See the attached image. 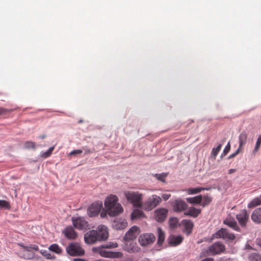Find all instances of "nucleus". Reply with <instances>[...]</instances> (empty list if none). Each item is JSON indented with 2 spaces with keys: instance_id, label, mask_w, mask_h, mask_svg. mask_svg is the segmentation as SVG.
I'll use <instances>...</instances> for the list:
<instances>
[{
  "instance_id": "f257e3e1",
  "label": "nucleus",
  "mask_w": 261,
  "mask_h": 261,
  "mask_svg": "<svg viewBox=\"0 0 261 261\" xmlns=\"http://www.w3.org/2000/svg\"><path fill=\"white\" fill-rule=\"evenodd\" d=\"M118 200L117 196L115 195H110L106 198L105 205L110 216H116L123 212V208Z\"/></svg>"
},
{
  "instance_id": "f03ea898",
  "label": "nucleus",
  "mask_w": 261,
  "mask_h": 261,
  "mask_svg": "<svg viewBox=\"0 0 261 261\" xmlns=\"http://www.w3.org/2000/svg\"><path fill=\"white\" fill-rule=\"evenodd\" d=\"M118 246L116 243L109 242L99 247L94 248L100 256L104 257L116 258L118 257L119 252L107 251V248H115Z\"/></svg>"
},
{
  "instance_id": "7ed1b4c3",
  "label": "nucleus",
  "mask_w": 261,
  "mask_h": 261,
  "mask_svg": "<svg viewBox=\"0 0 261 261\" xmlns=\"http://www.w3.org/2000/svg\"><path fill=\"white\" fill-rule=\"evenodd\" d=\"M124 194L127 201L132 203L134 206L140 207L142 205V194L138 192L125 191Z\"/></svg>"
},
{
  "instance_id": "20e7f679",
  "label": "nucleus",
  "mask_w": 261,
  "mask_h": 261,
  "mask_svg": "<svg viewBox=\"0 0 261 261\" xmlns=\"http://www.w3.org/2000/svg\"><path fill=\"white\" fill-rule=\"evenodd\" d=\"M162 202L161 198L156 195L149 197L143 204V208L146 211H150Z\"/></svg>"
},
{
  "instance_id": "39448f33",
  "label": "nucleus",
  "mask_w": 261,
  "mask_h": 261,
  "mask_svg": "<svg viewBox=\"0 0 261 261\" xmlns=\"http://www.w3.org/2000/svg\"><path fill=\"white\" fill-rule=\"evenodd\" d=\"M67 253L72 256H82L85 254V251L80 244L77 243H72L66 247Z\"/></svg>"
},
{
  "instance_id": "423d86ee",
  "label": "nucleus",
  "mask_w": 261,
  "mask_h": 261,
  "mask_svg": "<svg viewBox=\"0 0 261 261\" xmlns=\"http://www.w3.org/2000/svg\"><path fill=\"white\" fill-rule=\"evenodd\" d=\"M213 237L215 239H223L226 241H233L236 239L233 233H230L227 229L223 228L213 234Z\"/></svg>"
},
{
  "instance_id": "0eeeda50",
  "label": "nucleus",
  "mask_w": 261,
  "mask_h": 261,
  "mask_svg": "<svg viewBox=\"0 0 261 261\" xmlns=\"http://www.w3.org/2000/svg\"><path fill=\"white\" fill-rule=\"evenodd\" d=\"M225 247L223 244L217 242L211 245L206 250V252L209 255H217L224 252Z\"/></svg>"
},
{
  "instance_id": "6e6552de",
  "label": "nucleus",
  "mask_w": 261,
  "mask_h": 261,
  "mask_svg": "<svg viewBox=\"0 0 261 261\" xmlns=\"http://www.w3.org/2000/svg\"><path fill=\"white\" fill-rule=\"evenodd\" d=\"M103 237L100 238L97 236L96 231L92 230L88 231L84 236L85 241L87 244H93L97 241H101V238Z\"/></svg>"
},
{
  "instance_id": "1a4fd4ad",
  "label": "nucleus",
  "mask_w": 261,
  "mask_h": 261,
  "mask_svg": "<svg viewBox=\"0 0 261 261\" xmlns=\"http://www.w3.org/2000/svg\"><path fill=\"white\" fill-rule=\"evenodd\" d=\"M102 207L101 201H97L92 203L88 209V213L90 217L96 216L99 213Z\"/></svg>"
},
{
  "instance_id": "9d476101",
  "label": "nucleus",
  "mask_w": 261,
  "mask_h": 261,
  "mask_svg": "<svg viewBox=\"0 0 261 261\" xmlns=\"http://www.w3.org/2000/svg\"><path fill=\"white\" fill-rule=\"evenodd\" d=\"M155 240L154 236L151 233L141 234L139 241L141 246H146L153 243Z\"/></svg>"
},
{
  "instance_id": "9b49d317",
  "label": "nucleus",
  "mask_w": 261,
  "mask_h": 261,
  "mask_svg": "<svg viewBox=\"0 0 261 261\" xmlns=\"http://www.w3.org/2000/svg\"><path fill=\"white\" fill-rule=\"evenodd\" d=\"M72 224L74 227L79 229H84L88 227L87 221L83 217L72 218Z\"/></svg>"
},
{
  "instance_id": "f8f14e48",
  "label": "nucleus",
  "mask_w": 261,
  "mask_h": 261,
  "mask_svg": "<svg viewBox=\"0 0 261 261\" xmlns=\"http://www.w3.org/2000/svg\"><path fill=\"white\" fill-rule=\"evenodd\" d=\"M249 215L246 210H243L236 215V218L242 227H245L249 220Z\"/></svg>"
},
{
  "instance_id": "ddd939ff",
  "label": "nucleus",
  "mask_w": 261,
  "mask_h": 261,
  "mask_svg": "<svg viewBox=\"0 0 261 261\" xmlns=\"http://www.w3.org/2000/svg\"><path fill=\"white\" fill-rule=\"evenodd\" d=\"M168 211L165 208H160L154 212L155 220L159 222H162L166 219Z\"/></svg>"
},
{
  "instance_id": "4468645a",
  "label": "nucleus",
  "mask_w": 261,
  "mask_h": 261,
  "mask_svg": "<svg viewBox=\"0 0 261 261\" xmlns=\"http://www.w3.org/2000/svg\"><path fill=\"white\" fill-rule=\"evenodd\" d=\"M97 232V236L100 238L103 237L101 238L102 241L106 240L109 237V232L108 227L104 225H99L97 229L95 230Z\"/></svg>"
},
{
  "instance_id": "2eb2a0df",
  "label": "nucleus",
  "mask_w": 261,
  "mask_h": 261,
  "mask_svg": "<svg viewBox=\"0 0 261 261\" xmlns=\"http://www.w3.org/2000/svg\"><path fill=\"white\" fill-rule=\"evenodd\" d=\"M65 237L69 240L75 239L77 237V233L72 228V226H69L66 227L63 231Z\"/></svg>"
},
{
  "instance_id": "dca6fc26",
  "label": "nucleus",
  "mask_w": 261,
  "mask_h": 261,
  "mask_svg": "<svg viewBox=\"0 0 261 261\" xmlns=\"http://www.w3.org/2000/svg\"><path fill=\"white\" fill-rule=\"evenodd\" d=\"M187 203L180 200H176L173 204V210L177 212H180L185 210L187 207Z\"/></svg>"
},
{
  "instance_id": "f3484780",
  "label": "nucleus",
  "mask_w": 261,
  "mask_h": 261,
  "mask_svg": "<svg viewBox=\"0 0 261 261\" xmlns=\"http://www.w3.org/2000/svg\"><path fill=\"white\" fill-rule=\"evenodd\" d=\"M251 219L255 223H261V207L253 211L251 215Z\"/></svg>"
},
{
  "instance_id": "a211bd4d",
  "label": "nucleus",
  "mask_w": 261,
  "mask_h": 261,
  "mask_svg": "<svg viewBox=\"0 0 261 261\" xmlns=\"http://www.w3.org/2000/svg\"><path fill=\"white\" fill-rule=\"evenodd\" d=\"M183 239L181 236H172L169 239V243L172 246H177L182 242Z\"/></svg>"
},
{
  "instance_id": "6ab92c4d",
  "label": "nucleus",
  "mask_w": 261,
  "mask_h": 261,
  "mask_svg": "<svg viewBox=\"0 0 261 261\" xmlns=\"http://www.w3.org/2000/svg\"><path fill=\"white\" fill-rule=\"evenodd\" d=\"M223 223L234 230L237 231H240V228L238 226L237 222L233 219H227L224 220Z\"/></svg>"
},
{
  "instance_id": "aec40b11",
  "label": "nucleus",
  "mask_w": 261,
  "mask_h": 261,
  "mask_svg": "<svg viewBox=\"0 0 261 261\" xmlns=\"http://www.w3.org/2000/svg\"><path fill=\"white\" fill-rule=\"evenodd\" d=\"M126 250L129 252H137L139 251V248L137 245L136 243L132 241H128L126 243Z\"/></svg>"
},
{
  "instance_id": "412c9836",
  "label": "nucleus",
  "mask_w": 261,
  "mask_h": 261,
  "mask_svg": "<svg viewBox=\"0 0 261 261\" xmlns=\"http://www.w3.org/2000/svg\"><path fill=\"white\" fill-rule=\"evenodd\" d=\"M248 135L245 131L242 132L239 136V147L243 149V146L245 145L247 142Z\"/></svg>"
},
{
  "instance_id": "4be33fe9",
  "label": "nucleus",
  "mask_w": 261,
  "mask_h": 261,
  "mask_svg": "<svg viewBox=\"0 0 261 261\" xmlns=\"http://www.w3.org/2000/svg\"><path fill=\"white\" fill-rule=\"evenodd\" d=\"M182 224L184 226L187 234L191 233L194 226L192 221L189 220H183Z\"/></svg>"
},
{
  "instance_id": "5701e85b",
  "label": "nucleus",
  "mask_w": 261,
  "mask_h": 261,
  "mask_svg": "<svg viewBox=\"0 0 261 261\" xmlns=\"http://www.w3.org/2000/svg\"><path fill=\"white\" fill-rule=\"evenodd\" d=\"M200 213L201 210L196 208L194 207H191L187 212L184 213V215L196 218L200 214Z\"/></svg>"
},
{
  "instance_id": "b1692460",
  "label": "nucleus",
  "mask_w": 261,
  "mask_h": 261,
  "mask_svg": "<svg viewBox=\"0 0 261 261\" xmlns=\"http://www.w3.org/2000/svg\"><path fill=\"white\" fill-rule=\"evenodd\" d=\"M113 225L117 229H123L127 226V222L125 219H119L117 221H114Z\"/></svg>"
},
{
  "instance_id": "393cba45",
  "label": "nucleus",
  "mask_w": 261,
  "mask_h": 261,
  "mask_svg": "<svg viewBox=\"0 0 261 261\" xmlns=\"http://www.w3.org/2000/svg\"><path fill=\"white\" fill-rule=\"evenodd\" d=\"M261 205V195L252 199L248 204V208H253Z\"/></svg>"
},
{
  "instance_id": "a878e982",
  "label": "nucleus",
  "mask_w": 261,
  "mask_h": 261,
  "mask_svg": "<svg viewBox=\"0 0 261 261\" xmlns=\"http://www.w3.org/2000/svg\"><path fill=\"white\" fill-rule=\"evenodd\" d=\"M188 202L192 204H200L202 201V195H198L194 197L187 198Z\"/></svg>"
},
{
  "instance_id": "bb28decb",
  "label": "nucleus",
  "mask_w": 261,
  "mask_h": 261,
  "mask_svg": "<svg viewBox=\"0 0 261 261\" xmlns=\"http://www.w3.org/2000/svg\"><path fill=\"white\" fill-rule=\"evenodd\" d=\"M20 246L24 249V251L27 252H31V250L38 251L39 250V247L37 245L30 244L29 246H24L23 245H20Z\"/></svg>"
},
{
  "instance_id": "cd10ccee",
  "label": "nucleus",
  "mask_w": 261,
  "mask_h": 261,
  "mask_svg": "<svg viewBox=\"0 0 261 261\" xmlns=\"http://www.w3.org/2000/svg\"><path fill=\"white\" fill-rule=\"evenodd\" d=\"M158 235V244L159 245H162L165 239V233L162 230L161 228H158L157 229Z\"/></svg>"
},
{
  "instance_id": "c85d7f7f",
  "label": "nucleus",
  "mask_w": 261,
  "mask_h": 261,
  "mask_svg": "<svg viewBox=\"0 0 261 261\" xmlns=\"http://www.w3.org/2000/svg\"><path fill=\"white\" fill-rule=\"evenodd\" d=\"M19 255L20 257L27 259H32L34 257V254L33 253H30V252L24 251V249H23L22 251H19Z\"/></svg>"
},
{
  "instance_id": "c756f323",
  "label": "nucleus",
  "mask_w": 261,
  "mask_h": 261,
  "mask_svg": "<svg viewBox=\"0 0 261 261\" xmlns=\"http://www.w3.org/2000/svg\"><path fill=\"white\" fill-rule=\"evenodd\" d=\"M212 201V198L208 195L202 196L201 205L204 207L208 205Z\"/></svg>"
},
{
  "instance_id": "7c9ffc66",
  "label": "nucleus",
  "mask_w": 261,
  "mask_h": 261,
  "mask_svg": "<svg viewBox=\"0 0 261 261\" xmlns=\"http://www.w3.org/2000/svg\"><path fill=\"white\" fill-rule=\"evenodd\" d=\"M143 215L142 212L139 210L136 209L133 211L131 215L132 220L137 219L142 217Z\"/></svg>"
},
{
  "instance_id": "2f4dec72",
  "label": "nucleus",
  "mask_w": 261,
  "mask_h": 261,
  "mask_svg": "<svg viewBox=\"0 0 261 261\" xmlns=\"http://www.w3.org/2000/svg\"><path fill=\"white\" fill-rule=\"evenodd\" d=\"M49 249L50 251H51L53 252H55V253H56L57 254H60L62 252V249L57 244H51L49 247Z\"/></svg>"
},
{
  "instance_id": "473e14b6",
  "label": "nucleus",
  "mask_w": 261,
  "mask_h": 261,
  "mask_svg": "<svg viewBox=\"0 0 261 261\" xmlns=\"http://www.w3.org/2000/svg\"><path fill=\"white\" fill-rule=\"evenodd\" d=\"M208 189H205L203 188H189L187 190V193L189 194H197L200 192L202 190H207Z\"/></svg>"
},
{
  "instance_id": "72a5a7b5",
  "label": "nucleus",
  "mask_w": 261,
  "mask_h": 261,
  "mask_svg": "<svg viewBox=\"0 0 261 261\" xmlns=\"http://www.w3.org/2000/svg\"><path fill=\"white\" fill-rule=\"evenodd\" d=\"M260 145H261V135H259L257 139L255 147L252 151L253 154H255L258 151V150L259 149Z\"/></svg>"
},
{
  "instance_id": "f704fd0d",
  "label": "nucleus",
  "mask_w": 261,
  "mask_h": 261,
  "mask_svg": "<svg viewBox=\"0 0 261 261\" xmlns=\"http://www.w3.org/2000/svg\"><path fill=\"white\" fill-rule=\"evenodd\" d=\"M249 261H261V255L252 253L249 256Z\"/></svg>"
},
{
  "instance_id": "c9c22d12",
  "label": "nucleus",
  "mask_w": 261,
  "mask_h": 261,
  "mask_svg": "<svg viewBox=\"0 0 261 261\" xmlns=\"http://www.w3.org/2000/svg\"><path fill=\"white\" fill-rule=\"evenodd\" d=\"M154 176L160 181L163 182H165L166 178L167 176V173H162L161 174H155Z\"/></svg>"
},
{
  "instance_id": "e433bc0d",
  "label": "nucleus",
  "mask_w": 261,
  "mask_h": 261,
  "mask_svg": "<svg viewBox=\"0 0 261 261\" xmlns=\"http://www.w3.org/2000/svg\"><path fill=\"white\" fill-rule=\"evenodd\" d=\"M40 253L45 256L47 259H54L55 258V256L54 255L51 254L50 253H48L46 250H41L40 251Z\"/></svg>"
},
{
  "instance_id": "4c0bfd02",
  "label": "nucleus",
  "mask_w": 261,
  "mask_h": 261,
  "mask_svg": "<svg viewBox=\"0 0 261 261\" xmlns=\"http://www.w3.org/2000/svg\"><path fill=\"white\" fill-rule=\"evenodd\" d=\"M222 145L219 144L216 148H213L211 152V155L213 156L214 159L216 158L218 152L221 148Z\"/></svg>"
},
{
  "instance_id": "58836bf2",
  "label": "nucleus",
  "mask_w": 261,
  "mask_h": 261,
  "mask_svg": "<svg viewBox=\"0 0 261 261\" xmlns=\"http://www.w3.org/2000/svg\"><path fill=\"white\" fill-rule=\"evenodd\" d=\"M35 143L32 141H26L24 143V147L26 149H35Z\"/></svg>"
},
{
  "instance_id": "ea45409f",
  "label": "nucleus",
  "mask_w": 261,
  "mask_h": 261,
  "mask_svg": "<svg viewBox=\"0 0 261 261\" xmlns=\"http://www.w3.org/2000/svg\"><path fill=\"white\" fill-rule=\"evenodd\" d=\"M54 149V146L50 147L47 150V151L44 152L41 154V156L43 158H46L49 156L51 155V154L52 153Z\"/></svg>"
},
{
  "instance_id": "a19ab883",
  "label": "nucleus",
  "mask_w": 261,
  "mask_h": 261,
  "mask_svg": "<svg viewBox=\"0 0 261 261\" xmlns=\"http://www.w3.org/2000/svg\"><path fill=\"white\" fill-rule=\"evenodd\" d=\"M0 208L9 209L10 208V204L6 200H0Z\"/></svg>"
},
{
  "instance_id": "79ce46f5",
  "label": "nucleus",
  "mask_w": 261,
  "mask_h": 261,
  "mask_svg": "<svg viewBox=\"0 0 261 261\" xmlns=\"http://www.w3.org/2000/svg\"><path fill=\"white\" fill-rule=\"evenodd\" d=\"M11 110H8L3 107L0 108V115H3L8 114L11 112Z\"/></svg>"
},
{
  "instance_id": "37998d69",
  "label": "nucleus",
  "mask_w": 261,
  "mask_h": 261,
  "mask_svg": "<svg viewBox=\"0 0 261 261\" xmlns=\"http://www.w3.org/2000/svg\"><path fill=\"white\" fill-rule=\"evenodd\" d=\"M83 152V150L81 149L74 150L70 152L69 154V155H76L77 154H81Z\"/></svg>"
},
{
  "instance_id": "c03bdc74",
  "label": "nucleus",
  "mask_w": 261,
  "mask_h": 261,
  "mask_svg": "<svg viewBox=\"0 0 261 261\" xmlns=\"http://www.w3.org/2000/svg\"><path fill=\"white\" fill-rule=\"evenodd\" d=\"M139 228L137 226L132 227L127 232V235H130V233L135 234L138 230Z\"/></svg>"
},
{
  "instance_id": "a18cd8bd",
  "label": "nucleus",
  "mask_w": 261,
  "mask_h": 261,
  "mask_svg": "<svg viewBox=\"0 0 261 261\" xmlns=\"http://www.w3.org/2000/svg\"><path fill=\"white\" fill-rule=\"evenodd\" d=\"M242 149L240 148L239 147L238 148V149L232 154H230L229 156L228 157V159H231L232 158H234L236 156L237 154H238L240 151H242Z\"/></svg>"
},
{
  "instance_id": "49530a36",
  "label": "nucleus",
  "mask_w": 261,
  "mask_h": 261,
  "mask_svg": "<svg viewBox=\"0 0 261 261\" xmlns=\"http://www.w3.org/2000/svg\"><path fill=\"white\" fill-rule=\"evenodd\" d=\"M177 220L176 218H171L169 220L170 225L173 227L176 225Z\"/></svg>"
},
{
  "instance_id": "de8ad7c7",
  "label": "nucleus",
  "mask_w": 261,
  "mask_h": 261,
  "mask_svg": "<svg viewBox=\"0 0 261 261\" xmlns=\"http://www.w3.org/2000/svg\"><path fill=\"white\" fill-rule=\"evenodd\" d=\"M230 145L229 143H228L227 146L225 147V149L223 150V153L225 155L227 154L230 150Z\"/></svg>"
},
{
  "instance_id": "09e8293b",
  "label": "nucleus",
  "mask_w": 261,
  "mask_h": 261,
  "mask_svg": "<svg viewBox=\"0 0 261 261\" xmlns=\"http://www.w3.org/2000/svg\"><path fill=\"white\" fill-rule=\"evenodd\" d=\"M171 197V194H163L162 195V197L163 198V199L165 200V201H166L170 197Z\"/></svg>"
},
{
  "instance_id": "8fccbe9b",
  "label": "nucleus",
  "mask_w": 261,
  "mask_h": 261,
  "mask_svg": "<svg viewBox=\"0 0 261 261\" xmlns=\"http://www.w3.org/2000/svg\"><path fill=\"white\" fill-rule=\"evenodd\" d=\"M125 236L127 238V239H129V240H133L136 237V236L135 235V234H133V233H130V235H127V232L126 233Z\"/></svg>"
},
{
  "instance_id": "3c124183",
  "label": "nucleus",
  "mask_w": 261,
  "mask_h": 261,
  "mask_svg": "<svg viewBox=\"0 0 261 261\" xmlns=\"http://www.w3.org/2000/svg\"><path fill=\"white\" fill-rule=\"evenodd\" d=\"M107 214H108V212H107V210L106 209V211H102L100 213V217L101 218H105L106 217Z\"/></svg>"
},
{
  "instance_id": "603ef678",
  "label": "nucleus",
  "mask_w": 261,
  "mask_h": 261,
  "mask_svg": "<svg viewBox=\"0 0 261 261\" xmlns=\"http://www.w3.org/2000/svg\"><path fill=\"white\" fill-rule=\"evenodd\" d=\"M201 261H214V259L212 258H206Z\"/></svg>"
},
{
  "instance_id": "864d4df0",
  "label": "nucleus",
  "mask_w": 261,
  "mask_h": 261,
  "mask_svg": "<svg viewBox=\"0 0 261 261\" xmlns=\"http://www.w3.org/2000/svg\"><path fill=\"white\" fill-rule=\"evenodd\" d=\"M236 171V169H230L229 170V174H232Z\"/></svg>"
},
{
  "instance_id": "5fc2aeb1",
  "label": "nucleus",
  "mask_w": 261,
  "mask_h": 261,
  "mask_svg": "<svg viewBox=\"0 0 261 261\" xmlns=\"http://www.w3.org/2000/svg\"><path fill=\"white\" fill-rule=\"evenodd\" d=\"M40 138L41 139H43L45 138V135H42V136H40Z\"/></svg>"
},
{
  "instance_id": "6e6d98bb",
  "label": "nucleus",
  "mask_w": 261,
  "mask_h": 261,
  "mask_svg": "<svg viewBox=\"0 0 261 261\" xmlns=\"http://www.w3.org/2000/svg\"><path fill=\"white\" fill-rule=\"evenodd\" d=\"M142 261H150V260L147 258H145V259L142 260Z\"/></svg>"
}]
</instances>
